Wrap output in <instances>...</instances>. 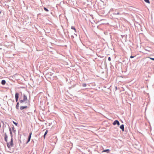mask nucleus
I'll list each match as a JSON object with an SVG mask.
<instances>
[{
  "mask_svg": "<svg viewBox=\"0 0 154 154\" xmlns=\"http://www.w3.org/2000/svg\"><path fill=\"white\" fill-rule=\"evenodd\" d=\"M27 106H21L20 107V109L21 110H22L24 109H26L27 108Z\"/></svg>",
  "mask_w": 154,
  "mask_h": 154,
  "instance_id": "6",
  "label": "nucleus"
},
{
  "mask_svg": "<svg viewBox=\"0 0 154 154\" xmlns=\"http://www.w3.org/2000/svg\"><path fill=\"white\" fill-rule=\"evenodd\" d=\"M31 135H32V133H29V136L28 137V141H27V142H26V143H27L30 141V139H31Z\"/></svg>",
  "mask_w": 154,
  "mask_h": 154,
  "instance_id": "4",
  "label": "nucleus"
},
{
  "mask_svg": "<svg viewBox=\"0 0 154 154\" xmlns=\"http://www.w3.org/2000/svg\"><path fill=\"white\" fill-rule=\"evenodd\" d=\"M23 101H25L27 100V97L24 94H23Z\"/></svg>",
  "mask_w": 154,
  "mask_h": 154,
  "instance_id": "7",
  "label": "nucleus"
},
{
  "mask_svg": "<svg viewBox=\"0 0 154 154\" xmlns=\"http://www.w3.org/2000/svg\"><path fill=\"white\" fill-rule=\"evenodd\" d=\"M10 134H12V132H11V131H10Z\"/></svg>",
  "mask_w": 154,
  "mask_h": 154,
  "instance_id": "22",
  "label": "nucleus"
},
{
  "mask_svg": "<svg viewBox=\"0 0 154 154\" xmlns=\"http://www.w3.org/2000/svg\"><path fill=\"white\" fill-rule=\"evenodd\" d=\"M13 123H14V124L16 125H17V123H16V122H13Z\"/></svg>",
  "mask_w": 154,
  "mask_h": 154,
  "instance_id": "21",
  "label": "nucleus"
},
{
  "mask_svg": "<svg viewBox=\"0 0 154 154\" xmlns=\"http://www.w3.org/2000/svg\"><path fill=\"white\" fill-rule=\"evenodd\" d=\"M7 139H8V137H7V136L5 135V141L7 142Z\"/></svg>",
  "mask_w": 154,
  "mask_h": 154,
  "instance_id": "12",
  "label": "nucleus"
},
{
  "mask_svg": "<svg viewBox=\"0 0 154 154\" xmlns=\"http://www.w3.org/2000/svg\"><path fill=\"white\" fill-rule=\"evenodd\" d=\"M120 128L122 130V131H124V126L123 125H122L120 126Z\"/></svg>",
  "mask_w": 154,
  "mask_h": 154,
  "instance_id": "5",
  "label": "nucleus"
},
{
  "mask_svg": "<svg viewBox=\"0 0 154 154\" xmlns=\"http://www.w3.org/2000/svg\"><path fill=\"white\" fill-rule=\"evenodd\" d=\"M19 94L17 93H16L15 94V100L16 102H17L19 98Z\"/></svg>",
  "mask_w": 154,
  "mask_h": 154,
  "instance_id": "3",
  "label": "nucleus"
},
{
  "mask_svg": "<svg viewBox=\"0 0 154 154\" xmlns=\"http://www.w3.org/2000/svg\"><path fill=\"white\" fill-rule=\"evenodd\" d=\"M117 14L119 15V13H117Z\"/></svg>",
  "mask_w": 154,
  "mask_h": 154,
  "instance_id": "23",
  "label": "nucleus"
},
{
  "mask_svg": "<svg viewBox=\"0 0 154 154\" xmlns=\"http://www.w3.org/2000/svg\"><path fill=\"white\" fill-rule=\"evenodd\" d=\"M148 58H149L151 60H154V58L150 57H148Z\"/></svg>",
  "mask_w": 154,
  "mask_h": 154,
  "instance_id": "18",
  "label": "nucleus"
},
{
  "mask_svg": "<svg viewBox=\"0 0 154 154\" xmlns=\"http://www.w3.org/2000/svg\"><path fill=\"white\" fill-rule=\"evenodd\" d=\"M74 34L75 35H76V36H77V35L75 34V33H74Z\"/></svg>",
  "mask_w": 154,
  "mask_h": 154,
  "instance_id": "24",
  "label": "nucleus"
},
{
  "mask_svg": "<svg viewBox=\"0 0 154 154\" xmlns=\"http://www.w3.org/2000/svg\"><path fill=\"white\" fill-rule=\"evenodd\" d=\"M25 101H23V100H21L20 101V103H23Z\"/></svg>",
  "mask_w": 154,
  "mask_h": 154,
  "instance_id": "17",
  "label": "nucleus"
},
{
  "mask_svg": "<svg viewBox=\"0 0 154 154\" xmlns=\"http://www.w3.org/2000/svg\"><path fill=\"white\" fill-rule=\"evenodd\" d=\"M109 149H105L102 151V152H106L107 153H109Z\"/></svg>",
  "mask_w": 154,
  "mask_h": 154,
  "instance_id": "8",
  "label": "nucleus"
},
{
  "mask_svg": "<svg viewBox=\"0 0 154 154\" xmlns=\"http://www.w3.org/2000/svg\"><path fill=\"white\" fill-rule=\"evenodd\" d=\"M108 60H109V61H110L111 60V58L110 57H109L108 58Z\"/></svg>",
  "mask_w": 154,
  "mask_h": 154,
  "instance_id": "19",
  "label": "nucleus"
},
{
  "mask_svg": "<svg viewBox=\"0 0 154 154\" xmlns=\"http://www.w3.org/2000/svg\"><path fill=\"white\" fill-rule=\"evenodd\" d=\"M19 103H17V105L16 106V109H19Z\"/></svg>",
  "mask_w": 154,
  "mask_h": 154,
  "instance_id": "11",
  "label": "nucleus"
},
{
  "mask_svg": "<svg viewBox=\"0 0 154 154\" xmlns=\"http://www.w3.org/2000/svg\"><path fill=\"white\" fill-rule=\"evenodd\" d=\"M71 28L74 30L75 32H76V30L74 27L72 26L71 27Z\"/></svg>",
  "mask_w": 154,
  "mask_h": 154,
  "instance_id": "10",
  "label": "nucleus"
},
{
  "mask_svg": "<svg viewBox=\"0 0 154 154\" xmlns=\"http://www.w3.org/2000/svg\"><path fill=\"white\" fill-rule=\"evenodd\" d=\"M13 138H11V141L10 143H8L7 144V146L8 148H11V147H12L13 146Z\"/></svg>",
  "mask_w": 154,
  "mask_h": 154,
  "instance_id": "1",
  "label": "nucleus"
},
{
  "mask_svg": "<svg viewBox=\"0 0 154 154\" xmlns=\"http://www.w3.org/2000/svg\"><path fill=\"white\" fill-rule=\"evenodd\" d=\"M113 124L114 125H115L116 124H117L118 126L119 125L120 123L119 121L117 120L115 121L113 123Z\"/></svg>",
  "mask_w": 154,
  "mask_h": 154,
  "instance_id": "2",
  "label": "nucleus"
},
{
  "mask_svg": "<svg viewBox=\"0 0 154 154\" xmlns=\"http://www.w3.org/2000/svg\"><path fill=\"white\" fill-rule=\"evenodd\" d=\"M48 130H47L46 131H45V133L44 134V138L45 137V135H46V134H47V133L48 132Z\"/></svg>",
  "mask_w": 154,
  "mask_h": 154,
  "instance_id": "13",
  "label": "nucleus"
},
{
  "mask_svg": "<svg viewBox=\"0 0 154 154\" xmlns=\"http://www.w3.org/2000/svg\"><path fill=\"white\" fill-rule=\"evenodd\" d=\"M144 0L145 2H146L147 3H150V2H149V0Z\"/></svg>",
  "mask_w": 154,
  "mask_h": 154,
  "instance_id": "14",
  "label": "nucleus"
},
{
  "mask_svg": "<svg viewBox=\"0 0 154 154\" xmlns=\"http://www.w3.org/2000/svg\"><path fill=\"white\" fill-rule=\"evenodd\" d=\"M2 84L3 85H4L6 83V82L5 80H2Z\"/></svg>",
  "mask_w": 154,
  "mask_h": 154,
  "instance_id": "9",
  "label": "nucleus"
},
{
  "mask_svg": "<svg viewBox=\"0 0 154 154\" xmlns=\"http://www.w3.org/2000/svg\"><path fill=\"white\" fill-rule=\"evenodd\" d=\"M44 10H45V11H47V12H48V11H49L48 10L47 8H45V7H44Z\"/></svg>",
  "mask_w": 154,
  "mask_h": 154,
  "instance_id": "15",
  "label": "nucleus"
},
{
  "mask_svg": "<svg viewBox=\"0 0 154 154\" xmlns=\"http://www.w3.org/2000/svg\"><path fill=\"white\" fill-rule=\"evenodd\" d=\"M134 56H130V58H134Z\"/></svg>",
  "mask_w": 154,
  "mask_h": 154,
  "instance_id": "20",
  "label": "nucleus"
},
{
  "mask_svg": "<svg viewBox=\"0 0 154 154\" xmlns=\"http://www.w3.org/2000/svg\"><path fill=\"white\" fill-rule=\"evenodd\" d=\"M82 85L84 87H85L86 86V84L85 83L83 84Z\"/></svg>",
  "mask_w": 154,
  "mask_h": 154,
  "instance_id": "16",
  "label": "nucleus"
}]
</instances>
